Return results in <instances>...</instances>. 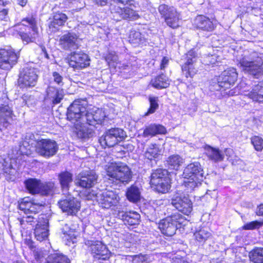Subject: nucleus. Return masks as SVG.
Instances as JSON below:
<instances>
[{
	"instance_id": "f257e3e1",
	"label": "nucleus",
	"mask_w": 263,
	"mask_h": 263,
	"mask_svg": "<svg viewBox=\"0 0 263 263\" xmlns=\"http://www.w3.org/2000/svg\"><path fill=\"white\" fill-rule=\"evenodd\" d=\"M85 111L86 108L79 101H75L68 108L67 112V119L74 125V133L78 138L84 140L92 137L95 134L93 128H89L79 121Z\"/></svg>"
},
{
	"instance_id": "f03ea898",
	"label": "nucleus",
	"mask_w": 263,
	"mask_h": 263,
	"mask_svg": "<svg viewBox=\"0 0 263 263\" xmlns=\"http://www.w3.org/2000/svg\"><path fill=\"white\" fill-rule=\"evenodd\" d=\"M262 54L254 51H245L237 58L240 68L256 78H263Z\"/></svg>"
},
{
	"instance_id": "7ed1b4c3",
	"label": "nucleus",
	"mask_w": 263,
	"mask_h": 263,
	"mask_svg": "<svg viewBox=\"0 0 263 263\" xmlns=\"http://www.w3.org/2000/svg\"><path fill=\"white\" fill-rule=\"evenodd\" d=\"M106 178L116 184H126L132 180L133 174L129 167L122 163H111L106 168Z\"/></svg>"
},
{
	"instance_id": "20e7f679",
	"label": "nucleus",
	"mask_w": 263,
	"mask_h": 263,
	"mask_svg": "<svg viewBox=\"0 0 263 263\" xmlns=\"http://www.w3.org/2000/svg\"><path fill=\"white\" fill-rule=\"evenodd\" d=\"M184 178V185L187 192L194 190L199 184L203 177V172L199 162H194L189 164L184 170L182 174Z\"/></svg>"
},
{
	"instance_id": "39448f33",
	"label": "nucleus",
	"mask_w": 263,
	"mask_h": 263,
	"mask_svg": "<svg viewBox=\"0 0 263 263\" xmlns=\"http://www.w3.org/2000/svg\"><path fill=\"white\" fill-rule=\"evenodd\" d=\"M17 27L18 33L24 44L35 42L39 37L36 22L32 16L23 19Z\"/></svg>"
},
{
	"instance_id": "423d86ee",
	"label": "nucleus",
	"mask_w": 263,
	"mask_h": 263,
	"mask_svg": "<svg viewBox=\"0 0 263 263\" xmlns=\"http://www.w3.org/2000/svg\"><path fill=\"white\" fill-rule=\"evenodd\" d=\"M86 199L91 200L95 199L102 208L109 209L112 206H116L120 198L115 192L105 190L97 193H95L93 191L88 192L86 195Z\"/></svg>"
},
{
	"instance_id": "0eeeda50",
	"label": "nucleus",
	"mask_w": 263,
	"mask_h": 263,
	"mask_svg": "<svg viewBox=\"0 0 263 263\" xmlns=\"http://www.w3.org/2000/svg\"><path fill=\"white\" fill-rule=\"evenodd\" d=\"M197 60V53L192 49L183 56L181 60L183 64L181 65L183 74L187 78H193L197 72L198 68L196 66Z\"/></svg>"
},
{
	"instance_id": "6e6552de",
	"label": "nucleus",
	"mask_w": 263,
	"mask_h": 263,
	"mask_svg": "<svg viewBox=\"0 0 263 263\" xmlns=\"http://www.w3.org/2000/svg\"><path fill=\"white\" fill-rule=\"evenodd\" d=\"M238 77L236 69L230 67L224 70L217 79L216 90H226L233 86Z\"/></svg>"
},
{
	"instance_id": "1a4fd4ad",
	"label": "nucleus",
	"mask_w": 263,
	"mask_h": 263,
	"mask_svg": "<svg viewBox=\"0 0 263 263\" xmlns=\"http://www.w3.org/2000/svg\"><path fill=\"white\" fill-rule=\"evenodd\" d=\"M36 152L40 156L48 158L54 156L59 149V146L54 140L41 139L35 144Z\"/></svg>"
},
{
	"instance_id": "9d476101",
	"label": "nucleus",
	"mask_w": 263,
	"mask_h": 263,
	"mask_svg": "<svg viewBox=\"0 0 263 263\" xmlns=\"http://www.w3.org/2000/svg\"><path fill=\"white\" fill-rule=\"evenodd\" d=\"M171 203L179 211L188 215L192 211V202L189 198L180 192L176 193L172 198Z\"/></svg>"
},
{
	"instance_id": "9b49d317",
	"label": "nucleus",
	"mask_w": 263,
	"mask_h": 263,
	"mask_svg": "<svg viewBox=\"0 0 263 263\" xmlns=\"http://www.w3.org/2000/svg\"><path fill=\"white\" fill-rule=\"evenodd\" d=\"M37 78V69L26 67L20 73L18 83L22 88L33 87L36 84Z\"/></svg>"
},
{
	"instance_id": "f8f14e48",
	"label": "nucleus",
	"mask_w": 263,
	"mask_h": 263,
	"mask_svg": "<svg viewBox=\"0 0 263 263\" xmlns=\"http://www.w3.org/2000/svg\"><path fill=\"white\" fill-rule=\"evenodd\" d=\"M158 10L164 17L165 22L170 27L176 28L179 26V14L174 7L161 4L159 6Z\"/></svg>"
},
{
	"instance_id": "ddd939ff",
	"label": "nucleus",
	"mask_w": 263,
	"mask_h": 263,
	"mask_svg": "<svg viewBox=\"0 0 263 263\" xmlns=\"http://www.w3.org/2000/svg\"><path fill=\"white\" fill-rule=\"evenodd\" d=\"M85 244L90 247L95 259L106 260L109 258L110 252L101 241L88 240L85 242Z\"/></svg>"
},
{
	"instance_id": "4468645a",
	"label": "nucleus",
	"mask_w": 263,
	"mask_h": 263,
	"mask_svg": "<svg viewBox=\"0 0 263 263\" xmlns=\"http://www.w3.org/2000/svg\"><path fill=\"white\" fill-rule=\"evenodd\" d=\"M98 176L93 171L82 172L76 177L75 184L82 188L90 189L97 182Z\"/></svg>"
},
{
	"instance_id": "2eb2a0df",
	"label": "nucleus",
	"mask_w": 263,
	"mask_h": 263,
	"mask_svg": "<svg viewBox=\"0 0 263 263\" xmlns=\"http://www.w3.org/2000/svg\"><path fill=\"white\" fill-rule=\"evenodd\" d=\"M18 56L12 49H1L0 50V68L5 70L10 69L16 64Z\"/></svg>"
},
{
	"instance_id": "dca6fc26",
	"label": "nucleus",
	"mask_w": 263,
	"mask_h": 263,
	"mask_svg": "<svg viewBox=\"0 0 263 263\" xmlns=\"http://www.w3.org/2000/svg\"><path fill=\"white\" fill-rule=\"evenodd\" d=\"M88 55L81 51L72 52L69 60V65L74 69H82L89 65Z\"/></svg>"
},
{
	"instance_id": "f3484780",
	"label": "nucleus",
	"mask_w": 263,
	"mask_h": 263,
	"mask_svg": "<svg viewBox=\"0 0 263 263\" xmlns=\"http://www.w3.org/2000/svg\"><path fill=\"white\" fill-rule=\"evenodd\" d=\"M59 207L68 215H75L80 208V203L73 197H68L58 202Z\"/></svg>"
},
{
	"instance_id": "a211bd4d",
	"label": "nucleus",
	"mask_w": 263,
	"mask_h": 263,
	"mask_svg": "<svg viewBox=\"0 0 263 263\" xmlns=\"http://www.w3.org/2000/svg\"><path fill=\"white\" fill-rule=\"evenodd\" d=\"M60 44L64 49L71 50L78 48L79 41L76 33L68 32L61 37Z\"/></svg>"
},
{
	"instance_id": "6ab92c4d",
	"label": "nucleus",
	"mask_w": 263,
	"mask_h": 263,
	"mask_svg": "<svg viewBox=\"0 0 263 263\" xmlns=\"http://www.w3.org/2000/svg\"><path fill=\"white\" fill-rule=\"evenodd\" d=\"M111 13L113 19L116 21L122 19L136 20L139 17L135 11L128 7L121 8L117 7L112 10Z\"/></svg>"
},
{
	"instance_id": "aec40b11",
	"label": "nucleus",
	"mask_w": 263,
	"mask_h": 263,
	"mask_svg": "<svg viewBox=\"0 0 263 263\" xmlns=\"http://www.w3.org/2000/svg\"><path fill=\"white\" fill-rule=\"evenodd\" d=\"M48 220L44 218L43 216L39 218V221L34 229V235L36 239L42 241L47 238L48 232Z\"/></svg>"
},
{
	"instance_id": "412c9836",
	"label": "nucleus",
	"mask_w": 263,
	"mask_h": 263,
	"mask_svg": "<svg viewBox=\"0 0 263 263\" xmlns=\"http://www.w3.org/2000/svg\"><path fill=\"white\" fill-rule=\"evenodd\" d=\"M63 97L64 91L62 89L49 86L46 90L45 98L47 100H49L53 104H57L60 103Z\"/></svg>"
},
{
	"instance_id": "4be33fe9",
	"label": "nucleus",
	"mask_w": 263,
	"mask_h": 263,
	"mask_svg": "<svg viewBox=\"0 0 263 263\" xmlns=\"http://www.w3.org/2000/svg\"><path fill=\"white\" fill-rule=\"evenodd\" d=\"M159 228L163 234L172 236L175 234L177 227L176 223H174L171 219L166 217L159 222Z\"/></svg>"
},
{
	"instance_id": "5701e85b",
	"label": "nucleus",
	"mask_w": 263,
	"mask_h": 263,
	"mask_svg": "<svg viewBox=\"0 0 263 263\" xmlns=\"http://www.w3.org/2000/svg\"><path fill=\"white\" fill-rule=\"evenodd\" d=\"M195 26L203 30L211 31L214 29V25L210 19L202 15H198L194 20Z\"/></svg>"
},
{
	"instance_id": "b1692460",
	"label": "nucleus",
	"mask_w": 263,
	"mask_h": 263,
	"mask_svg": "<svg viewBox=\"0 0 263 263\" xmlns=\"http://www.w3.org/2000/svg\"><path fill=\"white\" fill-rule=\"evenodd\" d=\"M119 217L125 224L134 226L138 224L140 218V215L136 212H119Z\"/></svg>"
},
{
	"instance_id": "393cba45",
	"label": "nucleus",
	"mask_w": 263,
	"mask_h": 263,
	"mask_svg": "<svg viewBox=\"0 0 263 263\" xmlns=\"http://www.w3.org/2000/svg\"><path fill=\"white\" fill-rule=\"evenodd\" d=\"M37 141L32 133H27L20 144V151L22 153L27 154L28 150H30L31 146L36 144Z\"/></svg>"
},
{
	"instance_id": "a878e982",
	"label": "nucleus",
	"mask_w": 263,
	"mask_h": 263,
	"mask_svg": "<svg viewBox=\"0 0 263 263\" xmlns=\"http://www.w3.org/2000/svg\"><path fill=\"white\" fill-rule=\"evenodd\" d=\"M253 101L259 103L263 102V82H260L254 86L250 91L245 94Z\"/></svg>"
},
{
	"instance_id": "bb28decb",
	"label": "nucleus",
	"mask_w": 263,
	"mask_h": 263,
	"mask_svg": "<svg viewBox=\"0 0 263 263\" xmlns=\"http://www.w3.org/2000/svg\"><path fill=\"white\" fill-rule=\"evenodd\" d=\"M205 154L209 159L215 162L221 161L224 156L218 149L207 145L204 148Z\"/></svg>"
},
{
	"instance_id": "cd10ccee",
	"label": "nucleus",
	"mask_w": 263,
	"mask_h": 263,
	"mask_svg": "<svg viewBox=\"0 0 263 263\" xmlns=\"http://www.w3.org/2000/svg\"><path fill=\"white\" fill-rule=\"evenodd\" d=\"M166 133L165 128L161 125L151 124L146 127L143 132V136L148 137L154 136L157 134H164Z\"/></svg>"
},
{
	"instance_id": "c85d7f7f",
	"label": "nucleus",
	"mask_w": 263,
	"mask_h": 263,
	"mask_svg": "<svg viewBox=\"0 0 263 263\" xmlns=\"http://www.w3.org/2000/svg\"><path fill=\"white\" fill-rule=\"evenodd\" d=\"M72 174L68 172H63L58 175V179L63 191H68L69 190L70 184L72 183Z\"/></svg>"
},
{
	"instance_id": "c756f323",
	"label": "nucleus",
	"mask_w": 263,
	"mask_h": 263,
	"mask_svg": "<svg viewBox=\"0 0 263 263\" xmlns=\"http://www.w3.org/2000/svg\"><path fill=\"white\" fill-rule=\"evenodd\" d=\"M126 196L128 200L133 202H136L141 198V189L136 185H132L127 189Z\"/></svg>"
},
{
	"instance_id": "7c9ffc66",
	"label": "nucleus",
	"mask_w": 263,
	"mask_h": 263,
	"mask_svg": "<svg viewBox=\"0 0 263 263\" xmlns=\"http://www.w3.org/2000/svg\"><path fill=\"white\" fill-rule=\"evenodd\" d=\"M151 84L156 88L162 89L170 85V81L165 75L162 74L152 79Z\"/></svg>"
},
{
	"instance_id": "2f4dec72",
	"label": "nucleus",
	"mask_w": 263,
	"mask_h": 263,
	"mask_svg": "<svg viewBox=\"0 0 263 263\" xmlns=\"http://www.w3.org/2000/svg\"><path fill=\"white\" fill-rule=\"evenodd\" d=\"M99 142L103 147H112L118 144L116 138H114L107 130L99 139Z\"/></svg>"
},
{
	"instance_id": "473e14b6",
	"label": "nucleus",
	"mask_w": 263,
	"mask_h": 263,
	"mask_svg": "<svg viewBox=\"0 0 263 263\" xmlns=\"http://www.w3.org/2000/svg\"><path fill=\"white\" fill-rule=\"evenodd\" d=\"M99 142L103 147H112L118 144L116 138H114L107 130L99 139Z\"/></svg>"
},
{
	"instance_id": "72a5a7b5",
	"label": "nucleus",
	"mask_w": 263,
	"mask_h": 263,
	"mask_svg": "<svg viewBox=\"0 0 263 263\" xmlns=\"http://www.w3.org/2000/svg\"><path fill=\"white\" fill-rule=\"evenodd\" d=\"M194 236L199 245H203L212 236V234L207 229L201 228L194 233Z\"/></svg>"
},
{
	"instance_id": "f704fd0d",
	"label": "nucleus",
	"mask_w": 263,
	"mask_h": 263,
	"mask_svg": "<svg viewBox=\"0 0 263 263\" xmlns=\"http://www.w3.org/2000/svg\"><path fill=\"white\" fill-rule=\"evenodd\" d=\"M151 185L157 192L165 193L167 192L171 188V179L168 176L165 178L163 177V179L159 181L158 183Z\"/></svg>"
},
{
	"instance_id": "c9c22d12",
	"label": "nucleus",
	"mask_w": 263,
	"mask_h": 263,
	"mask_svg": "<svg viewBox=\"0 0 263 263\" xmlns=\"http://www.w3.org/2000/svg\"><path fill=\"white\" fill-rule=\"evenodd\" d=\"M249 257L253 263H263V247L254 248L249 253Z\"/></svg>"
},
{
	"instance_id": "e433bc0d",
	"label": "nucleus",
	"mask_w": 263,
	"mask_h": 263,
	"mask_svg": "<svg viewBox=\"0 0 263 263\" xmlns=\"http://www.w3.org/2000/svg\"><path fill=\"white\" fill-rule=\"evenodd\" d=\"M169 176L168 172L165 169L159 168L153 171L151 174V184H156L163 179V177Z\"/></svg>"
},
{
	"instance_id": "4c0bfd02",
	"label": "nucleus",
	"mask_w": 263,
	"mask_h": 263,
	"mask_svg": "<svg viewBox=\"0 0 263 263\" xmlns=\"http://www.w3.org/2000/svg\"><path fill=\"white\" fill-rule=\"evenodd\" d=\"M41 181L35 178H30L25 181V186L30 193L38 194L40 191Z\"/></svg>"
},
{
	"instance_id": "58836bf2",
	"label": "nucleus",
	"mask_w": 263,
	"mask_h": 263,
	"mask_svg": "<svg viewBox=\"0 0 263 263\" xmlns=\"http://www.w3.org/2000/svg\"><path fill=\"white\" fill-rule=\"evenodd\" d=\"M129 41L134 46H136L145 43V39L140 32L133 30L130 32Z\"/></svg>"
},
{
	"instance_id": "ea45409f",
	"label": "nucleus",
	"mask_w": 263,
	"mask_h": 263,
	"mask_svg": "<svg viewBox=\"0 0 263 263\" xmlns=\"http://www.w3.org/2000/svg\"><path fill=\"white\" fill-rule=\"evenodd\" d=\"M170 168L177 170L183 163V159L178 155L170 156L167 160Z\"/></svg>"
},
{
	"instance_id": "a19ab883",
	"label": "nucleus",
	"mask_w": 263,
	"mask_h": 263,
	"mask_svg": "<svg viewBox=\"0 0 263 263\" xmlns=\"http://www.w3.org/2000/svg\"><path fill=\"white\" fill-rule=\"evenodd\" d=\"M160 150L157 144H151L148 146L144 156L149 160H153L156 158L160 155Z\"/></svg>"
},
{
	"instance_id": "79ce46f5",
	"label": "nucleus",
	"mask_w": 263,
	"mask_h": 263,
	"mask_svg": "<svg viewBox=\"0 0 263 263\" xmlns=\"http://www.w3.org/2000/svg\"><path fill=\"white\" fill-rule=\"evenodd\" d=\"M54 192V185L52 182L43 183L41 182L40 191L38 194L42 195L50 196L53 195Z\"/></svg>"
},
{
	"instance_id": "37998d69",
	"label": "nucleus",
	"mask_w": 263,
	"mask_h": 263,
	"mask_svg": "<svg viewBox=\"0 0 263 263\" xmlns=\"http://www.w3.org/2000/svg\"><path fill=\"white\" fill-rule=\"evenodd\" d=\"M79 121H82V123L86 121L89 125L94 127L97 125L92 109L88 111L86 110L83 113L82 118L79 119Z\"/></svg>"
},
{
	"instance_id": "c03bdc74",
	"label": "nucleus",
	"mask_w": 263,
	"mask_h": 263,
	"mask_svg": "<svg viewBox=\"0 0 263 263\" xmlns=\"http://www.w3.org/2000/svg\"><path fill=\"white\" fill-rule=\"evenodd\" d=\"M47 263H70V260L65 255L53 254L48 257Z\"/></svg>"
},
{
	"instance_id": "a18cd8bd",
	"label": "nucleus",
	"mask_w": 263,
	"mask_h": 263,
	"mask_svg": "<svg viewBox=\"0 0 263 263\" xmlns=\"http://www.w3.org/2000/svg\"><path fill=\"white\" fill-rule=\"evenodd\" d=\"M109 133L114 138H116L118 143L124 140L126 137L125 132L120 128H112L108 129Z\"/></svg>"
},
{
	"instance_id": "49530a36",
	"label": "nucleus",
	"mask_w": 263,
	"mask_h": 263,
	"mask_svg": "<svg viewBox=\"0 0 263 263\" xmlns=\"http://www.w3.org/2000/svg\"><path fill=\"white\" fill-rule=\"evenodd\" d=\"M62 232L63 234L65 235V238L67 239V240L71 241L72 243L76 242L78 234L72 229H69L67 224H66L63 228Z\"/></svg>"
},
{
	"instance_id": "de8ad7c7",
	"label": "nucleus",
	"mask_w": 263,
	"mask_h": 263,
	"mask_svg": "<svg viewBox=\"0 0 263 263\" xmlns=\"http://www.w3.org/2000/svg\"><path fill=\"white\" fill-rule=\"evenodd\" d=\"M92 110L96 124H101L106 117L104 111L102 109L98 108H93Z\"/></svg>"
},
{
	"instance_id": "09e8293b",
	"label": "nucleus",
	"mask_w": 263,
	"mask_h": 263,
	"mask_svg": "<svg viewBox=\"0 0 263 263\" xmlns=\"http://www.w3.org/2000/svg\"><path fill=\"white\" fill-rule=\"evenodd\" d=\"M221 58L220 57L217 55L216 54L211 55H206L203 58V63L208 65H218V63L220 62Z\"/></svg>"
},
{
	"instance_id": "8fccbe9b",
	"label": "nucleus",
	"mask_w": 263,
	"mask_h": 263,
	"mask_svg": "<svg viewBox=\"0 0 263 263\" xmlns=\"http://www.w3.org/2000/svg\"><path fill=\"white\" fill-rule=\"evenodd\" d=\"M32 206V200L29 201V198H25L18 204V209L25 214H29V210Z\"/></svg>"
},
{
	"instance_id": "3c124183",
	"label": "nucleus",
	"mask_w": 263,
	"mask_h": 263,
	"mask_svg": "<svg viewBox=\"0 0 263 263\" xmlns=\"http://www.w3.org/2000/svg\"><path fill=\"white\" fill-rule=\"evenodd\" d=\"M45 202L43 201H38L37 200H32V206L29 210L30 213L35 214L41 210L42 208L45 205Z\"/></svg>"
},
{
	"instance_id": "603ef678",
	"label": "nucleus",
	"mask_w": 263,
	"mask_h": 263,
	"mask_svg": "<svg viewBox=\"0 0 263 263\" xmlns=\"http://www.w3.org/2000/svg\"><path fill=\"white\" fill-rule=\"evenodd\" d=\"M251 141L256 151L258 152L262 151L263 149V139L259 136H255L251 138Z\"/></svg>"
},
{
	"instance_id": "864d4df0",
	"label": "nucleus",
	"mask_w": 263,
	"mask_h": 263,
	"mask_svg": "<svg viewBox=\"0 0 263 263\" xmlns=\"http://www.w3.org/2000/svg\"><path fill=\"white\" fill-rule=\"evenodd\" d=\"M67 20V17L66 14L62 13H57L54 15L53 23L54 25L62 26Z\"/></svg>"
},
{
	"instance_id": "5fc2aeb1",
	"label": "nucleus",
	"mask_w": 263,
	"mask_h": 263,
	"mask_svg": "<svg viewBox=\"0 0 263 263\" xmlns=\"http://www.w3.org/2000/svg\"><path fill=\"white\" fill-rule=\"evenodd\" d=\"M150 108L147 112L145 114V116H148L151 114L154 113L158 107V98L156 97H149Z\"/></svg>"
},
{
	"instance_id": "6e6d98bb",
	"label": "nucleus",
	"mask_w": 263,
	"mask_h": 263,
	"mask_svg": "<svg viewBox=\"0 0 263 263\" xmlns=\"http://www.w3.org/2000/svg\"><path fill=\"white\" fill-rule=\"evenodd\" d=\"M174 223H176V227L177 224H181L183 222L184 219L183 217L179 213L176 212L173 214L171 216L167 217Z\"/></svg>"
},
{
	"instance_id": "4d7b16f0",
	"label": "nucleus",
	"mask_w": 263,
	"mask_h": 263,
	"mask_svg": "<svg viewBox=\"0 0 263 263\" xmlns=\"http://www.w3.org/2000/svg\"><path fill=\"white\" fill-rule=\"evenodd\" d=\"M36 221H37V218L33 216L29 215L24 216L23 218L20 221L21 224L25 223L33 225Z\"/></svg>"
},
{
	"instance_id": "13d9d810",
	"label": "nucleus",
	"mask_w": 263,
	"mask_h": 263,
	"mask_svg": "<svg viewBox=\"0 0 263 263\" xmlns=\"http://www.w3.org/2000/svg\"><path fill=\"white\" fill-rule=\"evenodd\" d=\"M118 60V56L115 52L109 53L106 58V61L108 62L109 65L112 64L115 66L114 63H117Z\"/></svg>"
},
{
	"instance_id": "bf43d9fd",
	"label": "nucleus",
	"mask_w": 263,
	"mask_h": 263,
	"mask_svg": "<svg viewBox=\"0 0 263 263\" xmlns=\"http://www.w3.org/2000/svg\"><path fill=\"white\" fill-rule=\"evenodd\" d=\"M261 225V223L257 221H251L245 224L242 228L243 230H253L259 228Z\"/></svg>"
},
{
	"instance_id": "052dcab7",
	"label": "nucleus",
	"mask_w": 263,
	"mask_h": 263,
	"mask_svg": "<svg viewBox=\"0 0 263 263\" xmlns=\"http://www.w3.org/2000/svg\"><path fill=\"white\" fill-rule=\"evenodd\" d=\"M133 263H150L147 261L146 255L139 254L134 256L133 259Z\"/></svg>"
},
{
	"instance_id": "680f3d73",
	"label": "nucleus",
	"mask_w": 263,
	"mask_h": 263,
	"mask_svg": "<svg viewBox=\"0 0 263 263\" xmlns=\"http://www.w3.org/2000/svg\"><path fill=\"white\" fill-rule=\"evenodd\" d=\"M52 78L54 82L57 84L62 86L63 85V77L57 72H53L52 73Z\"/></svg>"
},
{
	"instance_id": "e2e57ef3",
	"label": "nucleus",
	"mask_w": 263,
	"mask_h": 263,
	"mask_svg": "<svg viewBox=\"0 0 263 263\" xmlns=\"http://www.w3.org/2000/svg\"><path fill=\"white\" fill-rule=\"evenodd\" d=\"M169 63V59L167 57H164L163 58L161 65H160V68L161 69H164L165 67H167Z\"/></svg>"
},
{
	"instance_id": "0e129e2a",
	"label": "nucleus",
	"mask_w": 263,
	"mask_h": 263,
	"mask_svg": "<svg viewBox=\"0 0 263 263\" xmlns=\"http://www.w3.org/2000/svg\"><path fill=\"white\" fill-rule=\"evenodd\" d=\"M4 170L5 173L12 175L15 172V169L13 168L12 165L10 164L8 167H7V165H5L4 167Z\"/></svg>"
},
{
	"instance_id": "69168bd1",
	"label": "nucleus",
	"mask_w": 263,
	"mask_h": 263,
	"mask_svg": "<svg viewBox=\"0 0 263 263\" xmlns=\"http://www.w3.org/2000/svg\"><path fill=\"white\" fill-rule=\"evenodd\" d=\"M97 5L100 6H105L107 4L108 0H92Z\"/></svg>"
},
{
	"instance_id": "338daca9",
	"label": "nucleus",
	"mask_w": 263,
	"mask_h": 263,
	"mask_svg": "<svg viewBox=\"0 0 263 263\" xmlns=\"http://www.w3.org/2000/svg\"><path fill=\"white\" fill-rule=\"evenodd\" d=\"M256 214L259 216L263 215V204H261L259 206L257 207L256 210Z\"/></svg>"
},
{
	"instance_id": "774afa93",
	"label": "nucleus",
	"mask_w": 263,
	"mask_h": 263,
	"mask_svg": "<svg viewBox=\"0 0 263 263\" xmlns=\"http://www.w3.org/2000/svg\"><path fill=\"white\" fill-rule=\"evenodd\" d=\"M42 54L44 55V57L45 58H46V59H49V55H48L45 47L42 48Z\"/></svg>"
}]
</instances>
